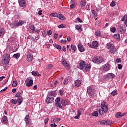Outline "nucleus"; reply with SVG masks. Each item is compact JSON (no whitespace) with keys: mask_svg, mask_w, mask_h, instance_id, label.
<instances>
[{"mask_svg":"<svg viewBox=\"0 0 127 127\" xmlns=\"http://www.w3.org/2000/svg\"><path fill=\"white\" fill-rule=\"evenodd\" d=\"M78 68H79L80 70L84 69V72H88L91 70V65L90 64H86V62L81 60L80 61Z\"/></svg>","mask_w":127,"mask_h":127,"instance_id":"nucleus-1","label":"nucleus"},{"mask_svg":"<svg viewBox=\"0 0 127 127\" xmlns=\"http://www.w3.org/2000/svg\"><path fill=\"white\" fill-rule=\"evenodd\" d=\"M101 109L99 110V113L100 115L103 116L104 113H107L109 109H108V105L107 104V102L105 101H102L101 104Z\"/></svg>","mask_w":127,"mask_h":127,"instance_id":"nucleus-2","label":"nucleus"},{"mask_svg":"<svg viewBox=\"0 0 127 127\" xmlns=\"http://www.w3.org/2000/svg\"><path fill=\"white\" fill-rule=\"evenodd\" d=\"M9 60H10V55L8 54H5L3 55L2 58L1 63L3 65H7L9 63Z\"/></svg>","mask_w":127,"mask_h":127,"instance_id":"nucleus-3","label":"nucleus"},{"mask_svg":"<svg viewBox=\"0 0 127 127\" xmlns=\"http://www.w3.org/2000/svg\"><path fill=\"white\" fill-rule=\"evenodd\" d=\"M106 48L108 49L109 52L111 54H115L118 50L117 48H115L114 45L111 43H107L106 44Z\"/></svg>","mask_w":127,"mask_h":127,"instance_id":"nucleus-4","label":"nucleus"},{"mask_svg":"<svg viewBox=\"0 0 127 127\" xmlns=\"http://www.w3.org/2000/svg\"><path fill=\"white\" fill-rule=\"evenodd\" d=\"M61 63L63 66H64L67 70H69L70 69V65H69V64L67 63V61L65 59H62Z\"/></svg>","mask_w":127,"mask_h":127,"instance_id":"nucleus-5","label":"nucleus"},{"mask_svg":"<svg viewBox=\"0 0 127 127\" xmlns=\"http://www.w3.org/2000/svg\"><path fill=\"white\" fill-rule=\"evenodd\" d=\"M117 30L118 32H120V33H125L126 32V27L124 25L119 26Z\"/></svg>","mask_w":127,"mask_h":127,"instance_id":"nucleus-6","label":"nucleus"},{"mask_svg":"<svg viewBox=\"0 0 127 127\" xmlns=\"http://www.w3.org/2000/svg\"><path fill=\"white\" fill-rule=\"evenodd\" d=\"M93 62L95 63H101L103 62V58L101 57L97 56L93 58Z\"/></svg>","mask_w":127,"mask_h":127,"instance_id":"nucleus-7","label":"nucleus"},{"mask_svg":"<svg viewBox=\"0 0 127 127\" xmlns=\"http://www.w3.org/2000/svg\"><path fill=\"white\" fill-rule=\"evenodd\" d=\"M101 69L103 72H108L110 70V64H106L101 67Z\"/></svg>","mask_w":127,"mask_h":127,"instance_id":"nucleus-8","label":"nucleus"},{"mask_svg":"<svg viewBox=\"0 0 127 127\" xmlns=\"http://www.w3.org/2000/svg\"><path fill=\"white\" fill-rule=\"evenodd\" d=\"M19 5L21 7H25L26 6V0H18Z\"/></svg>","mask_w":127,"mask_h":127,"instance_id":"nucleus-9","label":"nucleus"},{"mask_svg":"<svg viewBox=\"0 0 127 127\" xmlns=\"http://www.w3.org/2000/svg\"><path fill=\"white\" fill-rule=\"evenodd\" d=\"M28 81H29V82H28ZM25 82H26V83H27L26 84V86L27 87H31V86H32V85H33V80H32V79L29 80V79L28 78L26 80Z\"/></svg>","mask_w":127,"mask_h":127,"instance_id":"nucleus-10","label":"nucleus"},{"mask_svg":"<svg viewBox=\"0 0 127 127\" xmlns=\"http://www.w3.org/2000/svg\"><path fill=\"white\" fill-rule=\"evenodd\" d=\"M87 93L88 94L89 96L93 97L94 94V90L91 88V87H88L87 88Z\"/></svg>","mask_w":127,"mask_h":127,"instance_id":"nucleus-11","label":"nucleus"},{"mask_svg":"<svg viewBox=\"0 0 127 127\" xmlns=\"http://www.w3.org/2000/svg\"><path fill=\"white\" fill-rule=\"evenodd\" d=\"M89 46L90 47H91V48H96L99 46V43H98L97 41H94L92 42V45H89Z\"/></svg>","mask_w":127,"mask_h":127,"instance_id":"nucleus-12","label":"nucleus"},{"mask_svg":"<svg viewBox=\"0 0 127 127\" xmlns=\"http://www.w3.org/2000/svg\"><path fill=\"white\" fill-rule=\"evenodd\" d=\"M46 103H49V104H51V103H53L54 102V98L53 97H49L46 99Z\"/></svg>","mask_w":127,"mask_h":127,"instance_id":"nucleus-13","label":"nucleus"},{"mask_svg":"<svg viewBox=\"0 0 127 127\" xmlns=\"http://www.w3.org/2000/svg\"><path fill=\"white\" fill-rule=\"evenodd\" d=\"M61 104L65 107V106H67V105L69 104V102H68L67 100L64 99L61 101Z\"/></svg>","mask_w":127,"mask_h":127,"instance_id":"nucleus-14","label":"nucleus"},{"mask_svg":"<svg viewBox=\"0 0 127 127\" xmlns=\"http://www.w3.org/2000/svg\"><path fill=\"white\" fill-rule=\"evenodd\" d=\"M80 86H81V81L80 80H76L75 81L74 87L75 88H78Z\"/></svg>","mask_w":127,"mask_h":127,"instance_id":"nucleus-15","label":"nucleus"},{"mask_svg":"<svg viewBox=\"0 0 127 127\" xmlns=\"http://www.w3.org/2000/svg\"><path fill=\"white\" fill-rule=\"evenodd\" d=\"M78 49H79V51H80V52H83L85 51V49L84 48V46L83 45H82V44H79L78 45Z\"/></svg>","mask_w":127,"mask_h":127,"instance_id":"nucleus-16","label":"nucleus"},{"mask_svg":"<svg viewBox=\"0 0 127 127\" xmlns=\"http://www.w3.org/2000/svg\"><path fill=\"white\" fill-rule=\"evenodd\" d=\"M57 18H59V19H61L62 20H65V19H66L65 16L62 15V14H58Z\"/></svg>","mask_w":127,"mask_h":127,"instance_id":"nucleus-17","label":"nucleus"},{"mask_svg":"<svg viewBox=\"0 0 127 127\" xmlns=\"http://www.w3.org/2000/svg\"><path fill=\"white\" fill-rule=\"evenodd\" d=\"M25 121L26 122V125H29V123H30V119H29V115H27L26 116L25 118Z\"/></svg>","mask_w":127,"mask_h":127,"instance_id":"nucleus-18","label":"nucleus"},{"mask_svg":"<svg viewBox=\"0 0 127 127\" xmlns=\"http://www.w3.org/2000/svg\"><path fill=\"white\" fill-rule=\"evenodd\" d=\"M2 122L5 124H8V119H7V117L6 116H3Z\"/></svg>","mask_w":127,"mask_h":127,"instance_id":"nucleus-19","label":"nucleus"},{"mask_svg":"<svg viewBox=\"0 0 127 127\" xmlns=\"http://www.w3.org/2000/svg\"><path fill=\"white\" fill-rule=\"evenodd\" d=\"M5 33V30H4V29H2V28H0V37H1V36H3Z\"/></svg>","mask_w":127,"mask_h":127,"instance_id":"nucleus-20","label":"nucleus"},{"mask_svg":"<svg viewBox=\"0 0 127 127\" xmlns=\"http://www.w3.org/2000/svg\"><path fill=\"white\" fill-rule=\"evenodd\" d=\"M33 58V57L32 56V55H31V54H28L27 59V61H29V62H30V61H32Z\"/></svg>","mask_w":127,"mask_h":127,"instance_id":"nucleus-21","label":"nucleus"},{"mask_svg":"<svg viewBox=\"0 0 127 127\" xmlns=\"http://www.w3.org/2000/svg\"><path fill=\"white\" fill-rule=\"evenodd\" d=\"M32 75H33V76H35L36 77H39V76H40L38 71H32Z\"/></svg>","mask_w":127,"mask_h":127,"instance_id":"nucleus-22","label":"nucleus"},{"mask_svg":"<svg viewBox=\"0 0 127 127\" xmlns=\"http://www.w3.org/2000/svg\"><path fill=\"white\" fill-rule=\"evenodd\" d=\"M23 100V98H22V97H20L18 98L17 100V102H18L19 104V105H21V103H22Z\"/></svg>","mask_w":127,"mask_h":127,"instance_id":"nucleus-23","label":"nucleus"},{"mask_svg":"<svg viewBox=\"0 0 127 127\" xmlns=\"http://www.w3.org/2000/svg\"><path fill=\"white\" fill-rule=\"evenodd\" d=\"M71 49L73 51H77V47L74 44H72L71 45Z\"/></svg>","mask_w":127,"mask_h":127,"instance_id":"nucleus-24","label":"nucleus"},{"mask_svg":"<svg viewBox=\"0 0 127 127\" xmlns=\"http://www.w3.org/2000/svg\"><path fill=\"white\" fill-rule=\"evenodd\" d=\"M20 57V53L15 54L13 56V57H14V58H16V59L19 58Z\"/></svg>","mask_w":127,"mask_h":127,"instance_id":"nucleus-25","label":"nucleus"},{"mask_svg":"<svg viewBox=\"0 0 127 127\" xmlns=\"http://www.w3.org/2000/svg\"><path fill=\"white\" fill-rule=\"evenodd\" d=\"M92 116H93L94 117H98L99 116V113H98V111H94L92 114Z\"/></svg>","mask_w":127,"mask_h":127,"instance_id":"nucleus-26","label":"nucleus"},{"mask_svg":"<svg viewBox=\"0 0 127 127\" xmlns=\"http://www.w3.org/2000/svg\"><path fill=\"white\" fill-rule=\"evenodd\" d=\"M107 76H108L109 79H110V78H111L112 79H113V78H114L115 77V74H114L113 73H108Z\"/></svg>","mask_w":127,"mask_h":127,"instance_id":"nucleus-27","label":"nucleus"},{"mask_svg":"<svg viewBox=\"0 0 127 127\" xmlns=\"http://www.w3.org/2000/svg\"><path fill=\"white\" fill-rule=\"evenodd\" d=\"M55 106L57 108H60V109H63L62 105L60 103L55 104Z\"/></svg>","mask_w":127,"mask_h":127,"instance_id":"nucleus-28","label":"nucleus"},{"mask_svg":"<svg viewBox=\"0 0 127 127\" xmlns=\"http://www.w3.org/2000/svg\"><path fill=\"white\" fill-rule=\"evenodd\" d=\"M116 118H121L122 117V113L121 112H117L115 115Z\"/></svg>","mask_w":127,"mask_h":127,"instance_id":"nucleus-29","label":"nucleus"},{"mask_svg":"<svg viewBox=\"0 0 127 127\" xmlns=\"http://www.w3.org/2000/svg\"><path fill=\"white\" fill-rule=\"evenodd\" d=\"M50 16H52L53 17H58V14L56 13H52L50 14Z\"/></svg>","mask_w":127,"mask_h":127,"instance_id":"nucleus-30","label":"nucleus"},{"mask_svg":"<svg viewBox=\"0 0 127 127\" xmlns=\"http://www.w3.org/2000/svg\"><path fill=\"white\" fill-rule=\"evenodd\" d=\"M80 4L81 6H85L86 4V1L85 0L81 1L80 2Z\"/></svg>","mask_w":127,"mask_h":127,"instance_id":"nucleus-31","label":"nucleus"},{"mask_svg":"<svg viewBox=\"0 0 127 127\" xmlns=\"http://www.w3.org/2000/svg\"><path fill=\"white\" fill-rule=\"evenodd\" d=\"M59 103H60V98L58 97L55 100V104H59Z\"/></svg>","mask_w":127,"mask_h":127,"instance_id":"nucleus-32","label":"nucleus"},{"mask_svg":"<svg viewBox=\"0 0 127 127\" xmlns=\"http://www.w3.org/2000/svg\"><path fill=\"white\" fill-rule=\"evenodd\" d=\"M60 121H61V119L58 118H54V119L53 120V122H59Z\"/></svg>","mask_w":127,"mask_h":127,"instance_id":"nucleus-33","label":"nucleus"},{"mask_svg":"<svg viewBox=\"0 0 127 127\" xmlns=\"http://www.w3.org/2000/svg\"><path fill=\"white\" fill-rule=\"evenodd\" d=\"M30 28L31 30L32 31H35V27H34V25H31L30 26Z\"/></svg>","mask_w":127,"mask_h":127,"instance_id":"nucleus-34","label":"nucleus"},{"mask_svg":"<svg viewBox=\"0 0 127 127\" xmlns=\"http://www.w3.org/2000/svg\"><path fill=\"white\" fill-rule=\"evenodd\" d=\"M23 23H22V21H19L17 24L16 26H21Z\"/></svg>","mask_w":127,"mask_h":127,"instance_id":"nucleus-35","label":"nucleus"},{"mask_svg":"<svg viewBox=\"0 0 127 127\" xmlns=\"http://www.w3.org/2000/svg\"><path fill=\"white\" fill-rule=\"evenodd\" d=\"M116 2L112 1L110 4V6H111L112 7H114V6H116Z\"/></svg>","mask_w":127,"mask_h":127,"instance_id":"nucleus-36","label":"nucleus"},{"mask_svg":"<svg viewBox=\"0 0 127 127\" xmlns=\"http://www.w3.org/2000/svg\"><path fill=\"white\" fill-rule=\"evenodd\" d=\"M117 93H118V92H117V91L114 90L113 91H112V92H111V95L112 96H116V95H117Z\"/></svg>","mask_w":127,"mask_h":127,"instance_id":"nucleus-37","label":"nucleus"},{"mask_svg":"<svg viewBox=\"0 0 127 127\" xmlns=\"http://www.w3.org/2000/svg\"><path fill=\"white\" fill-rule=\"evenodd\" d=\"M114 38H115V39H118V38H120V35L115 34L114 35Z\"/></svg>","mask_w":127,"mask_h":127,"instance_id":"nucleus-38","label":"nucleus"},{"mask_svg":"<svg viewBox=\"0 0 127 127\" xmlns=\"http://www.w3.org/2000/svg\"><path fill=\"white\" fill-rule=\"evenodd\" d=\"M17 86V81H14L12 84V87H16Z\"/></svg>","mask_w":127,"mask_h":127,"instance_id":"nucleus-39","label":"nucleus"},{"mask_svg":"<svg viewBox=\"0 0 127 127\" xmlns=\"http://www.w3.org/2000/svg\"><path fill=\"white\" fill-rule=\"evenodd\" d=\"M54 47L57 48V49H61V46L59 45L55 44Z\"/></svg>","mask_w":127,"mask_h":127,"instance_id":"nucleus-40","label":"nucleus"},{"mask_svg":"<svg viewBox=\"0 0 127 127\" xmlns=\"http://www.w3.org/2000/svg\"><path fill=\"white\" fill-rule=\"evenodd\" d=\"M52 34V31L51 30H50L47 32V35L48 36L51 35Z\"/></svg>","mask_w":127,"mask_h":127,"instance_id":"nucleus-41","label":"nucleus"},{"mask_svg":"<svg viewBox=\"0 0 127 127\" xmlns=\"http://www.w3.org/2000/svg\"><path fill=\"white\" fill-rule=\"evenodd\" d=\"M76 29L77 30H80L82 28V25H79L75 27Z\"/></svg>","mask_w":127,"mask_h":127,"instance_id":"nucleus-42","label":"nucleus"},{"mask_svg":"<svg viewBox=\"0 0 127 127\" xmlns=\"http://www.w3.org/2000/svg\"><path fill=\"white\" fill-rule=\"evenodd\" d=\"M12 104H14V105H16L17 104V100H15V99H12L11 100Z\"/></svg>","mask_w":127,"mask_h":127,"instance_id":"nucleus-43","label":"nucleus"},{"mask_svg":"<svg viewBox=\"0 0 127 127\" xmlns=\"http://www.w3.org/2000/svg\"><path fill=\"white\" fill-rule=\"evenodd\" d=\"M104 81H109V80H110V78H109V76H108L107 74L104 77Z\"/></svg>","mask_w":127,"mask_h":127,"instance_id":"nucleus-44","label":"nucleus"},{"mask_svg":"<svg viewBox=\"0 0 127 127\" xmlns=\"http://www.w3.org/2000/svg\"><path fill=\"white\" fill-rule=\"evenodd\" d=\"M105 121H106V124L107 125H111V124H112V121L111 120H106Z\"/></svg>","mask_w":127,"mask_h":127,"instance_id":"nucleus-45","label":"nucleus"},{"mask_svg":"<svg viewBox=\"0 0 127 127\" xmlns=\"http://www.w3.org/2000/svg\"><path fill=\"white\" fill-rule=\"evenodd\" d=\"M95 33L96 36H100V35H101V32H100V31H97L95 32Z\"/></svg>","mask_w":127,"mask_h":127,"instance_id":"nucleus-46","label":"nucleus"},{"mask_svg":"<svg viewBox=\"0 0 127 127\" xmlns=\"http://www.w3.org/2000/svg\"><path fill=\"white\" fill-rule=\"evenodd\" d=\"M116 28L115 27H112L110 29V31H111V32H113V33H114V32H116Z\"/></svg>","mask_w":127,"mask_h":127,"instance_id":"nucleus-47","label":"nucleus"},{"mask_svg":"<svg viewBox=\"0 0 127 127\" xmlns=\"http://www.w3.org/2000/svg\"><path fill=\"white\" fill-rule=\"evenodd\" d=\"M15 97L18 98H19L20 97H22L21 96V93H18L16 94Z\"/></svg>","mask_w":127,"mask_h":127,"instance_id":"nucleus-48","label":"nucleus"},{"mask_svg":"<svg viewBox=\"0 0 127 127\" xmlns=\"http://www.w3.org/2000/svg\"><path fill=\"white\" fill-rule=\"evenodd\" d=\"M92 13L94 16H97V12L96 11H95V10H92Z\"/></svg>","mask_w":127,"mask_h":127,"instance_id":"nucleus-49","label":"nucleus"},{"mask_svg":"<svg viewBox=\"0 0 127 127\" xmlns=\"http://www.w3.org/2000/svg\"><path fill=\"white\" fill-rule=\"evenodd\" d=\"M58 28H65V26L63 24H62L59 26H58Z\"/></svg>","mask_w":127,"mask_h":127,"instance_id":"nucleus-50","label":"nucleus"},{"mask_svg":"<svg viewBox=\"0 0 127 127\" xmlns=\"http://www.w3.org/2000/svg\"><path fill=\"white\" fill-rule=\"evenodd\" d=\"M127 15H125L124 16H123L122 19H121V20L122 21H125V20H126V19L127 18Z\"/></svg>","mask_w":127,"mask_h":127,"instance_id":"nucleus-51","label":"nucleus"},{"mask_svg":"<svg viewBox=\"0 0 127 127\" xmlns=\"http://www.w3.org/2000/svg\"><path fill=\"white\" fill-rule=\"evenodd\" d=\"M63 84H64V85H67L68 84V79L65 78L64 82H63Z\"/></svg>","mask_w":127,"mask_h":127,"instance_id":"nucleus-52","label":"nucleus"},{"mask_svg":"<svg viewBox=\"0 0 127 127\" xmlns=\"http://www.w3.org/2000/svg\"><path fill=\"white\" fill-rule=\"evenodd\" d=\"M48 121H49V118H48V117H47L44 119V123L47 124V123H48Z\"/></svg>","mask_w":127,"mask_h":127,"instance_id":"nucleus-53","label":"nucleus"},{"mask_svg":"<svg viewBox=\"0 0 127 127\" xmlns=\"http://www.w3.org/2000/svg\"><path fill=\"white\" fill-rule=\"evenodd\" d=\"M42 35H43V37H46V35H47L46 32H45V31H43L42 32Z\"/></svg>","mask_w":127,"mask_h":127,"instance_id":"nucleus-54","label":"nucleus"},{"mask_svg":"<svg viewBox=\"0 0 127 127\" xmlns=\"http://www.w3.org/2000/svg\"><path fill=\"white\" fill-rule=\"evenodd\" d=\"M61 43H62L63 44H65V43H66V42H67V40H62L61 41Z\"/></svg>","mask_w":127,"mask_h":127,"instance_id":"nucleus-55","label":"nucleus"},{"mask_svg":"<svg viewBox=\"0 0 127 127\" xmlns=\"http://www.w3.org/2000/svg\"><path fill=\"white\" fill-rule=\"evenodd\" d=\"M118 68L119 70H121L122 69L123 66L122 65V64H118Z\"/></svg>","mask_w":127,"mask_h":127,"instance_id":"nucleus-56","label":"nucleus"},{"mask_svg":"<svg viewBox=\"0 0 127 127\" xmlns=\"http://www.w3.org/2000/svg\"><path fill=\"white\" fill-rule=\"evenodd\" d=\"M77 20L78 22H80V23H82V22H83V21L81 20V19L79 17L77 18Z\"/></svg>","mask_w":127,"mask_h":127,"instance_id":"nucleus-57","label":"nucleus"},{"mask_svg":"<svg viewBox=\"0 0 127 127\" xmlns=\"http://www.w3.org/2000/svg\"><path fill=\"white\" fill-rule=\"evenodd\" d=\"M51 127H57V125L55 124V123L53 124H51L50 125Z\"/></svg>","mask_w":127,"mask_h":127,"instance_id":"nucleus-58","label":"nucleus"},{"mask_svg":"<svg viewBox=\"0 0 127 127\" xmlns=\"http://www.w3.org/2000/svg\"><path fill=\"white\" fill-rule=\"evenodd\" d=\"M99 123H101V124H103V125H106V120H103L101 122L99 121Z\"/></svg>","mask_w":127,"mask_h":127,"instance_id":"nucleus-59","label":"nucleus"},{"mask_svg":"<svg viewBox=\"0 0 127 127\" xmlns=\"http://www.w3.org/2000/svg\"><path fill=\"white\" fill-rule=\"evenodd\" d=\"M54 37L55 39H56L58 37V34H57V33L54 34Z\"/></svg>","mask_w":127,"mask_h":127,"instance_id":"nucleus-60","label":"nucleus"},{"mask_svg":"<svg viewBox=\"0 0 127 127\" xmlns=\"http://www.w3.org/2000/svg\"><path fill=\"white\" fill-rule=\"evenodd\" d=\"M77 113H78L77 115H79V116H81V115H82V113L81 112V110H78L77 111Z\"/></svg>","mask_w":127,"mask_h":127,"instance_id":"nucleus-61","label":"nucleus"},{"mask_svg":"<svg viewBox=\"0 0 127 127\" xmlns=\"http://www.w3.org/2000/svg\"><path fill=\"white\" fill-rule=\"evenodd\" d=\"M75 6V5L74 3H73L70 6V8H74Z\"/></svg>","mask_w":127,"mask_h":127,"instance_id":"nucleus-62","label":"nucleus"},{"mask_svg":"<svg viewBox=\"0 0 127 127\" xmlns=\"http://www.w3.org/2000/svg\"><path fill=\"white\" fill-rule=\"evenodd\" d=\"M116 61L117 63H119V62H121V59L120 58L117 59Z\"/></svg>","mask_w":127,"mask_h":127,"instance_id":"nucleus-63","label":"nucleus"},{"mask_svg":"<svg viewBox=\"0 0 127 127\" xmlns=\"http://www.w3.org/2000/svg\"><path fill=\"white\" fill-rule=\"evenodd\" d=\"M10 27L11 28H13L14 27H15V25H14L13 24H10Z\"/></svg>","mask_w":127,"mask_h":127,"instance_id":"nucleus-64","label":"nucleus"}]
</instances>
